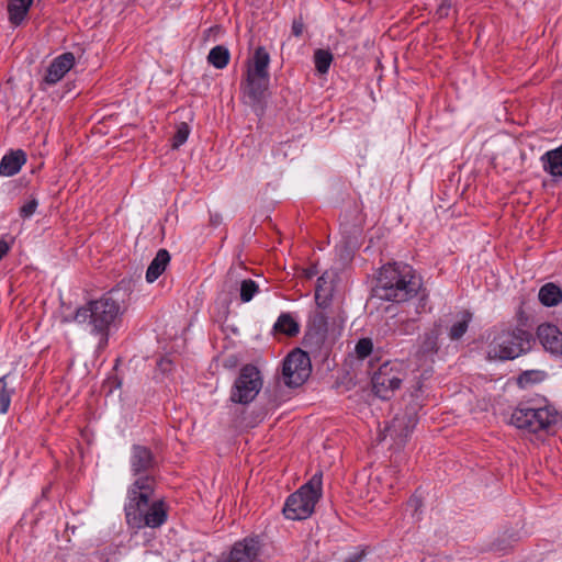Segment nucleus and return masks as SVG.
I'll list each match as a JSON object with an SVG mask.
<instances>
[{"instance_id": "6ab92c4d", "label": "nucleus", "mask_w": 562, "mask_h": 562, "mask_svg": "<svg viewBox=\"0 0 562 562\" xmlns=\"http://www.w3.org/2000/svg\"><path fill=\"white\" fill-rule=\"evenodd\" d=\"M439 336V327H434L429 331H426L424 336L420 338V344L417 350L418 357L428 358L434 356L438 351Z\"/></svg>"}, {"instance_id": "f704fd0d", "label": "nucleus", "mask_w": 562, "mask_h": 562, "mask_svg": "<svg viewBox=\"0 0 562 562\" xmlns=\"http://www.w3.org/2000/svg\"><path fill=\"white\" fill-rule=\"evenodd\" d=\"M304 24L300 20H295L292 24V33L295 36H301L303 33Z\"/></svg>"}, {"instance_id": "393cba45", "label": "nucleus", "mask_w": 562, "mask_h": 562, "mask_svg": "<svg viewBox=\"0 0 562 562\" xmlns=\"http://www.w3.org/2000/svg\"><path fill=\"white\" fill-rule=\"evenodd\" d=\"M471 321V314L469 312H462L456 323L450 327L449 336L452 340L461 338L468 330L469 323Z\"/></svg>"}, {"instance_id": "9d476101", "label": "nucleus", "mask_w": 562, "mask_h": 562, "mask_svg": "<svg viewBox=\"0 0 562 562\" xmlns=\"http://www.w3.org/2000/svg\"><path fill=\"white\" fill-rule=\"evenodd\" d=\"M311 374V361L308 355L296 349L288 355L283 362L282 379L290 387L302 385Z\"/></svg>"}, {"instance_id": "4c0bfd02", "label": "nucleus", "mask_w": 562, "mask_h": 562, "mask_svg": "<svg viewBox=\"0 0 562 562\" xmlns=\"http://www.w3.org/2000/svg\"><path fill=\"white\" fill-rule=\"evenodd\" d=\"M316 272H317V271H316V269H315V268H310V269L305 270V276H306L307 278H312V277H314V276L316 274Z\"/></svg>"}, {"instance_id": "412c9836", "label": "nucleus", "mask_w": 562, "mask_h": 562, "mask_svg": "<svg viewBox=\"0 0 562 562\" xmlns=\"http://www.w3.org/2000/svg\"><path fill=\"white\" fill-rule=\"evenodd\" d=\"M33 0H10L8 4L9 20L19 25L25 19Z\"/></svg>"}, {"instance_id": "0eeeda50", "label": "nucleus", "mask_w": 562, "mask_h": 562, "mask_svg": "<svg viewBox=\"0 0 562 562\" xmlns=\"http://www.w3.org/2000/svg\"><path fill=\"white\" fill-rule=\"evenodd\" d=\"M529 334L524 330H508L497 334L488 345L490 359L509 360L529 349Z\"/></svg>"}, {"instance_id": "dca6fc26", "label": "nucleus", "mask_w": 562, "mask_h": 562, "mask_svg": "<svg viewBox=\"0 0 562 562\" xmlns=\"http://www.w3.org/2000/svg\"><path fill=\"white\" fill-rule=\"evenodd\" d=\"M336 274L333 271L324 272L317 280L315 299L318 305H326L335 290Z\"/></svg>"}, {"instance_id": "aec40b11", "label": "nucleus", "mask_w": 562, "mask_h": 562, "mask_svg": "<svg viewBox=\"0 0 562 562\" xmlns=\"http://www.w3.org/2000/svg\"><path fill=\"white\" fill-rule=\"evenodd\" d=\"M170 260L169 252L165 249H160L154 260L150 262L147 271H146V280L151 283L156 281L161 273L165 271L168 262Z\"/></svg>"}, {"instance_id": "20e7f679", "label": "nucleus", "mask_w": 562, "mask_h": 562, "mask_svg": "<svg viewBox=\"0 0 562 562\" xmlns=\"http://www.w3.org/2000/svg\"><path fill=\"white\" fill-rule=\"evenodd\" d=\"M270 55L265 47L259 46L247 60L241 91L248 103L260 102L269 86Z\"/></svg>"}, {"instance_id": "c9c22d12", "label": "nucleus", "mask_w": 562, "mask_h": 562, "mask_svg": "<svg viewBox=\"0 0 562 562\" xmlns=\"http://www.w3.org/2000/svg\"><path fill=\"white\" fill-rule=\"evenodd\" d=\"M538 374H540V372H526V373H524V374L519 378V383H520V384H524L525 382L532 380V379H531V376H532V375H538Z\"/></svg>"}, {"instance_id": "ddd939ff", "label": "nucleus", "mask_w": 562, "mask_h": 562, "mask_svg": "<svg viewBox=\"0 0 562 562\" xmlns=\"http://www.w3.org/2000/svg\"><path fill=\"white\" fill-rule=\"evenodd\" d=\"M261 551L257 538H245L236 542L229 553L228 562H256Z\"/></svg>"}, {"instance_id": "39448f33", "label": "nucleus", "mask_w": 562, "mask_h": 562, "mask_svg": "<svg viewBox=\"0 0 562 562\" xmlns=\"http://www.w3.org/2000/svg\"><path fill=\"white\" fill-rule=\"evenodd\" d=\"M321 496L322 474L316 473L306 484L288 497L283 507L285 517L292 520L306 519L313 514Z\"/></svg>"}, {"instance_id": "72a5a7b5", "label": "nucleus", "mask_w": 562, "mask_h": 562, "mask_svg": "<svg viewBox=\"0 0 562 562\" xmlns=\"http://www.w3.org/2000/svg\"><path fill=\"white\" fill-rule=\"evenodd\" d=\"M452 7V0H440V3L437 9V14L439 18H445L449 14V10Z\"/></svg>"}, {"instance_id": "e433bc0d", "label": "nucleus", "mask_w": 562, "mask_h": 562, "mask_svg": "<svg viewBox=\"0 0 562 562\" xmlns=\"http://www.w3.org/2000/svg\"><path fill=\"white\" fill-rule=\"evenodd\" d=\"M9 245L4 240H0V260L8 254Z\"/></svg>"}, {"instance_id": "c85d7f7f", "label": "nucleus", "mask_w": 562, "mask_h": 562, "mask_svg": "<svg viewBox=\"0 0 562 562\" xmlns=\"http://www.w3.org/2000/svg\"><path fill=\"white\" fill-rule=\"evenodd\" d=\"M189 134L190 127L187 123L181 122L180 124H178L176 134L172 137V148L178 149L180 146H182L187 142Z\"/></svg>"}, {"instance_id": "a878e982", "label": "nucleus", "mask_w": 562, "mask_h": 562, "mask_svg": "<svg viewBox=\"0 0 562 562\" xmlns=\"http://www.w3.org/2000/svg\"><path fill=\"white\" fill-rule=\"evenodd\" d=\"M333 61V54L326 49H317L314 53V64L316 70L324 75L327 74Z\"/></svg>"}, {"instance_id": "4468645a", "label": "nucleus", "mask_w": 562, "mask_h": 562, "mask_svg": "<svg viewBox=\"0 0 562 562\" xmlns=\"http://www.w3.org/2000/svg\"><path fill=\"white\" fill-rule=\"evenodd\" d=\"M75 55L69 52L55 57L47 67L44 82L48 86H54L59 82L75 66Z\"/></svg>"}, {"instance_id": "7c9ffc66", "label": "nucleus", "mask_w": 562, "mask_h": 562, "mask_svg": "<svg viewBox=\"0 0 562 562\" xmlns=\"http://www.w3.org/2000/svg\"><path fill=\"white\" fill-rule=\"evenodd\" d=\"M372 341L368 338L360 339L356 345V353L358 358L364 359L367 358L371 351H372Z\"/></svg>"}, {"instance_id": "423d86ee", "label": "nucleus", "mask_w": 562, "mask_h": 562, "mask_svg": "<svg viewBox=\"0 0 562 562\" xmlns=\"http://www.w3.org/2000/svg\"><path fill=\"white\" fill-rule=\"evenodd\" d=\"M557 422L558 412L549 405L541 407L521 405L513 412L510 417L512 425L528 432L547 430Z\"/></svg>"}, {"instance_id": "5701e85b", "label": "nucleus", "mask_w": 562, "mask_h": 562, "mask_svg": "<svg viewBox=\"0 0 562 562\" xmlns=\"http://www.w3.org/2000/svg\"><path fill=\"white\" fill-rule=\"evenodd\" d=\"M273 330L286 336H295L300 331V325L291 314L283 313L274 323Z\"/></svg>"}, {"instance_id": "1a4fd4ad", "label": "nucleus", "mask_w": 562, "mask_h": 562, "mask_svg": "<svg viewBox=\"0 0 562 562\" xmlns=\"http://www.w3.org/2000/svg\"><path fill=\"white\" fill-rule=\"evenodd\" d=\"M402 362H387L382 364L372 378L374 393L381 398H389L391 393L401 386L405 378Z\"/></svg>"}, {"instance_id": "a211bd4d", "label": "nucleus", "mask_w": 562, "mask_h": 562, "mask_svg": "<svg viewBox=\"0 0 562 562\" xmlns=\"http://www.w3.org/2000/svg\"><path fill=\"white\" fill-rule=\"evenodd\" d=\"M543 170L550 176L562 177V145L553 150H549L541 156Z\"/></svg>"}, {"instance_id": "6e6552de", "label": "nucleus", "mask_w": 562, "mask_h": 562, "mask_svg": "<svg viewBox=\"0 0 562 562\" xmlns=\"http://www.w3.org/2000/svg\"><path fill=\"white\" fill-rule=\"evenodd\" d=\"M262 384L259 369L256 366L246 364L239 370L231 387L229 401L234 404L248 405L255 401Z\"/></svg>"}, {"instance_id": "2eb2a0df", "label": "nucleus", "mask_w": 562, "mask_h": 562, "mask_svg": "<svg viewBox=\"0 0 562 562\" xmlns=\"http://www.w3.org/2000/svg\"><path fill=\"white\" fill-rule=\"evenodd\" d=\"M537 337L548 352L562 358V331L555 325L541 324Z\"/></svg>"}, {"instance_id": "f8f14e48", "label": "nucleus", "mask_w": 562, "mask_h": 562, "mask_svg": "<svg viewBox=\"0 0 562 562\" xmlns=\"http://www.w3.org/2000/svg\"><path fill=\"white\" fill-rule=\"evenodd\" d=\"M130 464L132 473L138 479L149 476L147 473L154 469L156 462L148 448L135 445L132 447Z\"/></svg>"}, {"instance_id": "bb28decb", "label": "nucleus", "mask_w": 562, "mask_h": 562, "mask_svg": "<svg viewBox=\"0 0 562 562\" xmlns=\"http://www.w3.org/2000/svg\"><path fill=\"white\" fill-rule=\"evenodd\" d=\"M258 291H259V286L254 280H251V279L243 280L240 282V289H239L240 301L243 303L250 302L254 299V296L258 293Z\"/></svg>"}, {"instance_id": "f03ea898", "label": "nucleus", "mask_w": 562, "mask_h": 562, "mask_svg": "<svg viewBox=\"0 0 562 562\" xmlns=\"http://www.w3.org/2000/svg\"><path fill=\"white\" fill-rule=\"evenodd\" d=\"M119 293L111 291L98 300L90 301L79 307L75 314L78 324L87 325L91 334L101 335L104 342L108 340L109 331L115 327L124 312Z\"/></svg>"}, {"instance_id": "9b49d317", "label": "nucleus", "mask_w": 562, "mask_h": 562, "mask_svg": "<svg viewBox=\"0 0 562 562\" xmlns=\"http://www.w3.org/2000/svg\"><path fill=\"white\" fill-rule=\"evenodd\" d=\"M417 418L414 414L398 415L385 427L383 439L390 437L394 443L402 445L415 428Z\"/></svg>"}, {"instance_id": "c756f323", "label": "nucleus", "mask_w": 562, "mask_h": 562, "mask_svg": "<svg viewBox=\"0 0 562 562\" xmlns=\"http://www.w3.org/2000/svg\"><path fill=\"white\" fill-rule=\"evenodd\" d=\"M400 472L401 471L395 465H392L384 471L383 476L380 477V480H382L383 484L389 490H392L397 485Z\"/></svg>"}, {"instance_id": "4be33fe9", "label": "nucleus", "mask_w": 562, "mask_h": 562, "mask_svg": "<svg viewBox=\"0 0 562 562\" xmlns=\"http://www.w3.org/2000/svg\"><path fill=\"white\" fill-rule=\"evenodd\" d=\"M539 301L544 306H555L562 302V290L554 283H546L538 293Z\"/></svg>"}, {"instance_id": "f257e3e1", "label": "nucleus", "mask_w": 562, "mask_h": 562, "mask_svg": "<svg viewBox=\"0 0 562 562\" xmlns=\"http://www.w3.org/2000/svg\"><path fill=\"white\" fill-rule=\"evenodd\" d=\"M154 491L155 480L153 476L138 477L131 484L124 504L125 519L130 527L154 529L167 521V505L164 499L151 501Z\"/></svg>"}, {"instance_id": "58836bf2", "label": "nucleus", "mask_w": 562, "mask_h": 562, "mask_svg": "<svg viewBox=\"0 0 562 562\" xmlns=\"http://www.w3.org/2000/svg\"><path fill=\"white\" fill-rule=\"evenodd\" d=\"M165 363H169V361H167V360H161V361H160V366H161V367H162Z\"/></svg>"}, {"instance_id": "7ed1b4c3", "label": "nucleus", "mask_w": 562, "mask_h": 562, "mask_svg": "<svg viewBox=\"0 0 562 562\" xmlns=\"http://www.w3.org/2000/svg\"><path fill=\"white\" fill-rule=\"evenodd\" d=\"M422 280L408 265L384 266L378 279L376 294L380 299L405 302L417 295Z\"/></svg>"}, {"instance_id": "473e14b6", "label": "nucleus", "mask_w": 562, "mask_h": 562, "mask_svg": "<svg viewBox=\"0 0 562 562\" xmlns=\"http://www.w3.org/2000/svg\"><path fill=\"white\" fill-rule=\"evenodd\" d=\"M37 200L35 199H31L29 200L27 202H25L21 209H20V215L23 217V218H30L36 211L37 209Z\"/></svg>"}, {"instance_id": "f3484780", "label": "nucleus", "mask_w": 562, "mask_h": 562, "mask_svg": "<svg viewBox=\"0 0 562 562\" xmlns=\"http://www.w3.org/2000/svg\"><path fill=\"white\" fill-rule=\"evenodd\" d=\"M25 161L26 156L23 150H15L4 155L0 162V175L3 177L16 175Z\"/></svg>"}, {"instance_id": "b1692460", "label": "nucleus", "mask_w": 562, "mask_h": 562, "mask_svg": "<svg viewBox=\"0 0 562 562\" xmlns=\"http://www.w3.org/2000/svg\"><path fill=\"white\" fill-rule=\"evenodd\" d=\"M231 55L226 47L217 45L213 47L209 55L207 61L216 69H223L227 66Z\"/></svg>"}, {"instance_id": "2f4dec72", "label": "nucleus", "mask_w": 562, "mask_h": 562, "mask_svg": "<svg viewBox=\"0 0 562 562\" xmlns=\"http://www.w3.org/2000/svg\"><path fill=\"white\" fill-rule=\"evenodd\" d=\"M423 506L422 498L417 495H414L409 498V501L406 504V512H409L412 517L416 520H418L419 517V509Z\"/></svg>"}, {"instance_id": "cd10ccee", "label": "nucleus", "mask_w": 562, "mask_h": 562, "mask_svg": "<svg viewBox=\"0 0 562 562\" xmlns=\"http://www.w3.org/2000/svg\"><path fill=\"white\" fill-rule=\"evenodd\" d=\"M5 378V375L0 378V414H5L11 403L12 391L8 389Z\"/></svg>"}]
</instances>
